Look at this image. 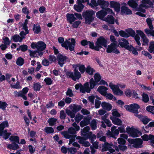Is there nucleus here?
Returning <instances> with one entry per match:
<instances>
[{"label":"nucleus","instance_id":"nucleus-1","mask_svg":"<svg viewBox=\"0 0 154 154\" xmlns=\"http://www.w3.org/2000/svg\"><path fill=\"white\" fill-rule=\"evenodd\" d=\"M95 12L92 10H86L82 13V16L85 19V23L90 24L94 20Z\"/></svg>","mask_w":154,"mask_h":154},{"label":"nucleus","instance_id":"nucleus-2","mask_svg":"<svg viewBox=\"0 0 154 154\" xmlns=\"http://www.w3.org/2000/svg\"><path fill=\"white\" fill-rule=\"evenodd\" d=\"M9 139L13 143L12 144H8L7 146V148L10 149L15 150L19 148V145L17 144L19 143L20 138L18 136H11Z\"/></svg>","mask_w":154,"mask_h":154},{"label":"nucleus","instance_id":"nucleus-3","mask_svg":"<svg viewBox=\"0 0 154 154\" xmlns=\"http://www.w3.org/2000/svg\"><path fill=\"white\" fill-rule=\"evenodd\" d=\"M109 86L112 90L113 94L116 95L121 96L123 95V92L120 89L119 87L121 88H125L126 85L123 84H119V86L113 84L112 83H109Z\"/></svg>","mask_w":154,"mask_h":154},{"label":"nucleus","instance_id":"nucleus-4","mask_svg":"<svg viewBox=\"0 0 154 154\" xmlns=\"http://www.w3.org/2000/svg\"><path fill=\"white\" fill-rule=\"evenodd\" d=\"M124 107L129 112L137 114L139 112L138 109H140V106L137 103H133L130 105H125Z\"/></svg>","mask_w":154,"mask_h":154},{"label":"nucleus","instance_id":"nucleus-5","mask_svg":"<svg viewBox=\"0 0 154 154\" xmlns=\"http://www.w3.org/2000/svg\"><path fill=\"white\" fill-rule=\"evenodd\" d=\"M126 132L133 137H137L142 135L141 132L137 129L127 127L126 128Z\"/></svg>","mask_w":154,"mask_h":154},{"label":"nucleus","instance_id":"nucleus-6","mask_svg":"<svg viewBox=\"0 0 154 154\" xmlns=\"http://www.w3.org/2000/svg\"><path fill=\"white\" fill-rule=\"evenodd\" d=\"M66 75L74 81H76V80L79 79L81 76V73L76 68L74 70V73L70 71H67L66 72Z\"/></svg>","mask_w":154,"mask_h":154},{"label":"nucleus","instance_id":"nucleus-7","mask_svg":"<svg viewBox=\"0 0 154 154\" xmlns=\"http://www.w3.org/2000/svg\"><path fill=\"white\" fill-rule=\"evenodd\" d=\"M146 22L150 29H145V33L148 35H150V36L154 37V30H153L154 27L151 19L149 18H148L146 19Z\"/></svg>","mask_w":154,"mask_h":154},{"label":"nucleus","instance_id":"nucleus-8","mask_svg":"<svg viewBox=\"0 0 154 154\" xmlns=\"http://www.w3.org/2000/svg\"><path fill=\"white\" fill-rule=\"evenodd\" d=\"M106 51L108 53L112 52L116 54L120 53V51L117 49L116 43H111L110 45H108Z\"/></svg>","mask_w":154,"mask_h":154},{"label":"nucleus","instance_id":"nucleus-9","mask_svg":"<svg viewBox=\"0 0 154 154\" xmlns=\"http://www.w3.org/2000/svg\"><path fill=\"white\" fill-rule=\"evenodd\" d=\"M128 141L130 143L133 144L134 148H141L143 146V140L140 138L133 139L131 140H128Z\"/></svg>","mask_w":154,"mask_h":154},{"label":"nucleus","instance_id":"nucleus-10","mask_svg":"<svg viewBox=\"0 0 154 154\" xmlns=\"http://www.w3.org/2000/svg\"><path fill=\"white\" fill-rule=\"evenodd\" d=\"M107 43V40L103 36H100L97 38L96 44L97 46V47H98L99 49V51L100 49L103 48V46L106 47Z\"/></svg>","mask_w":154,"mask_h":154},{"label":"nucleus","instance_id":"nucleus-11","mask_svg":"<svg viewBox=\"0 0 154 154\" xmlns=\"http://www.w3.org/2000/svg\"><path fill=\"white\" fill-rule=\"evenodd\" d=\"M122 5L120 10V14L121 15H129L132 14V11L127 7V5L125 3H122Z\"/></svg>","mask_w":154,"mask_h":154},{"label":"nucleus","instance_id":"nucleus-12","mask_svg":"<svg viewBox=\"0 0 154 154\" xmlns=\"http://www.w3.org/2000/svg\"><path fill=\"white\" fill-rule=\"evenodd\" d=\"M141 2L142 4L140 5V7H137L136 8V11L145 13L146 12V10L142 8L146 7V4L151 5L152 3L150 0H142Z\"/></svg>","mask_w":154,"mask_h":154},{"label":"nucleus","instance_id":"nucleus-13","mask_svg":"<svg viewBox=\"0 0 154 154\" xmlns=\"http://www.w3.org/2000/svg\"><path fill=\"white\" fill-rule=\"evenodd\" d=\"M9 124L7 121H5L0 124V136H2L3 134L9 133L7 132V130H4L5 128L8 127Z\"/></svg>","mask_w":154,"mask_h":154},{"label":"nucleus","instance_id":"nucleus-14","mask_svg":"<svg viewBox=\"0 0 154 154\" xmlns=\"http://www.w3.org/2000/svg\"><path fill=\"white\" fill-rule=\"evenodd\" d=\"M105 3H107L106 1L104 0H97V2L96 0H91V3L89 2L88 5L92 7L99 5L101 8V7L105 4Z\"/></svg>","mask_w":154,"mask_h":154},{"label":"nucleus","instance_id":"nucleus-15","mask_svg":"<svg viewBox=\"0 0 154 154\" xmlns=\"http://www.w3.org/2000/svg\"><path fill=\"white\" fill-rule=\"evenodd\" d=\"M58 63L61 67L63 66V64L66 62L67 60H69V58L66 56H63L62 54H59L57 56V57Z\"/></svg>","mask_w":154,"mask_h":154},{"label":"nucleus","instance_id":"nucleus-16","mask_svg":"<svg viewBox=\"0 0 154 154\" xmlns=\"http://www.w3.org/2000/svg\"><path fill=\"white\" fill-rule=\"evenodd\" d=\"M110 8H113L115 11L117 13L119 12L121 7L120 4L119 2L111 1L110 2Z\"/></svg>","mask_w":154,"mask_h":154},{"label":"nucleus","instance_id":"nucleus-17","mask_svg":"<svg viewBox=\"0 0 154 154\" xmlns=\"http://www.w3.org/2000/svg\"><path fill=\"white\" fill-rule=\"evenodd\" d=\"M136 32L140 36L143 40V43H142V45L143 46L148 45L149 39L147 38L143 32L141 30H136Z\"/></svg>","mask_w":154,"mask_h":154},{"label":"nucleus","instance_id":"nucleus-18","mask_svg":"<svg viewBox=\"0 0 154 154\" xmlns=\"http://www.w3.org/2000/svg\"><path fill=\"white\" fill-rule=\"evenodd\" d=\"M77 5L74 6V9L78 12H81L85 7V6L81 2V0H77Z\"/></svg>","mask_w":154,"mask_h":154},{"label":"nucleus","instance_id":"nucleus-19","mask_svg":"<svg viewBox=\"0 0 154 154\" xmlns=\"http://www.w3.org/2000/svg\"><path fill=\"white\" fill-rule=\"evenodd\" d=\"M91 91L90 87L89 86V83L88 82H85L83 85H82L81 88H80V92L85 93L86 92L87 93H90Z\"/></svg>","mask_w":154,"mask_h":154},{"label":"nucleus","instance_id":"nucleus-20","mask_svg":"<svg viewBox=\"0 0 154 154\" xmlns=\"http://www.w3.org/2000/svg\"><path fill=\"white\" fill-rule=\"evenodd\" d=\"M91 117L87 116L85 117L83 120L80 123V125L81 127H83L87 125L90 123V120Z\"/></svg>","mask_w":154,"mask_h":154},{"label":"nucleus","instance_id":"nucleus-21","mask_svg":"<svg viewBox=\"0 0 154 154\" xmlns=\"http://www.w3.org/2000/svg\"><path fill=\"white\" fill-rule=\"evenodd\" d=\"M135 116L138 118L144 125L147 124L150 121L149 119L146 116H143L141 114H136Z\"/></svg>","mask_w":154,"mask_h":154},{"label":"nucleus","instance_id":"nucleus-22","mask_svg":"<svg viewBox=\"0 0 154 154\" xmlns=\"http://www.w3.org/2000/svg\"><path fill=\"white\" fill-rule=\"evenodd\" d=\"M106 2L107 3H105L106 4H104L103 6H102L101 8L102 9H104V11L106 13V15L107 14H114V13L111 9L109 8H107L109 5V3L108 1H106Z\"/></svg>","mask_w":154,"mask_h":154},{"label":"nucleus","instance_id":"nucleus-23","mask_svg":"<svg viewBox=\"0 0 154 154\" xmlns=\"http://www.w3.org/2000/svg\"><path fill=\"white\" fill-rule=\"evenodd\" d=\"M66 17L67 21L70 24H72L74 21L76 20V18L75 17L74 14H67Z\"/></svg>","mask_w":154,"mask_h":154},{"label":"nucleus","instance_id":"nucleus-24","mask_svg":"<svg viewBox=\"0 0 154 154\" xmlns=\"http://www.w3.org/2000/svg\"><path fill=\"white\" fill-rule=\"evenodd\" d=\"M119 133V130L118 129H116L112 131H110L109 130L106 133V135L108 136L116 139V136H117Z\"/></svg>","mask_w":154,"mask_h":154},{"label":"nucleus","instance_id":"nucleus-25","mask_svg":"<svg viewBox=\"0 0 154 154\" xmlns=\"http://www.w3.org/2000/svg\"><path fill=\"white\" fill-rule=\"evenodd\" d=\"M106 15V13L104 11V9H102L100 11H98L96 14V16L97 18L100 19L102 20Z\"/></svg>","mask_w":154,"mask_h":154},{"label":"nucleus","instance_id":"nucleus-26","mask_svg":"<svg viewBox=\"0 0 154 154\" xmlns=\"http://www.w3.org/2000/svg\"><path fill=\"white\" fill-rule=\"evenodd\" d=\"M110 119L112 121L113 123L115 125H121L122 124V121L118 118L111 116Z\"/></svg>","mask_w":154,"mask_h":154},{"label":"nucleus","instance_id":"nucleus-27","mask_svg":"<svg viewBox=\"0 0 154 154\" xmlns=\"http://www.w3.org/2000/svg\"><path fill=\"white\" fill-rule=\"evenodd\" d=\"M69 106L70 109H72V111L75 114L77 112L79 111L81 109V107L80 105L74 104H71Z\"/></svg>","mask_w":154,"mask_h":154},{"label":"nucleus","instance_id":"nucleus-28","mask_svg":"<svg viewBox=\"0 0 154 154\" xmlns=\"http://www.w3.org/2000/svg\"><path fill=\"white\" fill-rule=\"evenodd\" d=\"M46 45L43 42L39 41L38 42L37 49L38 50L43 51L46 48Z\"/></svg>","mask_w":154,"mask_h":154},{"label":"nucleus","instance_id":"nucleus-29","mask_svg":"<svg viewBox=\"0 0 154 154\" xmlns=\"http://www.w3.org/2000/svg\"><path fill=\"white\" fill-rule=\"evenodd\" d=\"M108 89L106 87L103 86H100L97 88V91L102 95H105V94L106 93V91Z\"/></svg>","mask_w":154,"mask_h":154},{"label":"nucleus","instance_id":"nucleus-30","mask_svg":"<svg viewBox=\"0 0 154 154\" xmlns=\"http://www.w3.org/2000/svg\"><path fill=\"white\" fill-rule=\"evenodd\" d=\"M101 105L104 109L108 111L110 110L112 108V106L111 104L105 102H102Z\"/></svg>","mask_w":154,"mask_h":154},{"label":"nucleus","instance_id":"nucleus-31","mask_svg":"<svg viewBox=\"0 0 154 154\" xmlns=\"http://www.w3.org/2000/svg\"><path fill=\"white\" fill-rule=\"evenodd\" d=\"M104 20L109 24H113L115 23V18L111 15H108Z\"/></svg>","mask_w":154,"mask_h":154},{"label":"nucleus","instance_id":"nucleus-32","mask_svg":"<svg viewBox=\"0 0 154 154\" xmlns=\"http://www.w3.org/2000/svg\"><path fill=\"white\" fill-rule=\"evenodd\" d=\"M32 30L35 34H38L41 31L42 29L39 24H34L33 26Z\"/></svg>","mask_w":154,"mask_h":154},{"label":"nucleus","instance_id":"nucleus-33","mask_svg":"<svg viewBox=\"0 0 154 154\" xmlns=\"http://www.w3.org/2000/svg\"><path fill=\"white\" fill-rule=\"evenodd\" d=\"M127 4L132 8L136 9L137 7L138 4L134 0H130L127 2Z\"/></svg>","mask_w":154,"mask_h":154},{"label":"nucleus","instance_id":"nucleus-34","mask_svg":"<svg viewBox=\"0 0 154 154\" xmlns=\"http://www.w3.org/2000/svg\"><path fill=\"white\" fill-rule=\"evenodd\" d=\"M121 40L123 42H120L119 45L121 48H125L127 45H129V42L127 40L124 38H122Z\"/></svg>","mask_w":154,"mask_h":154},{"label":"nucleus","instance_id":"nucleus-35","mask_svg":"<svg viewBox=\"0 0 154 154\" xmlns=\"http://www.w3.org/2000/svg\"><path fill=\"white\" fill-rule=\"evenodd\" d=\"M86 72L91 75L94 74V73L95 72V70L89 66H87L86 69Z\"/></svg>","mask_w":154,"mask_h":154},{"label":"nucleus","instance_id":"nucleus-36","mask_svg":"<svg viewBox=\"0 0 154 154\" xmlns=\"http://www.w3.org/2000/svg\"><path fill=\"white\" fill-rule=\"evenodd\" d=\"M89 85L91 91L96 85H98V83L96 82L94 79L92 78L89 80Z\"/></svg>","mask_w":154,"mask_h":154},{"label":"nucleus","instance_id":"nucleus-37","mask_svg":"<svg viewBox=\"0 0 154 154\" xmlns=\"http://www.w3.org/2000/svg\"><path fill=\"white\" fill-rule=\"evenodd\" d=\"M89 48L92 50H94L95 51H99V49L96 44V42L95 43V46L94 45V43L93 42H91L89 41L88 44Z\"/></svg>","mask_w":154,"mask_h":154},{"label":"nucleus","instance_id":"nucleus-38","mask_svg":"<svg viewBox=\"0 0 154 154\" xmlns=\"http://www.w3.org/2000/svg\"><path fill=\"white\" fill-rule=\"evenodd\" d=\"M110 146H111L110 144L107 142H105L102 145L101 152H104L108 151Z\"/></svg>","mask_w":154,"mask_h":154},{"label":"nucleus","instance_id":"nucleus-39","mask_svg":"<svg viewBox=\"0 0 154 154\" xmlns=\"http://www.w3.org/2000/svg\"><path fill=\"white\" fill-rule=\"evenodd\" d=\"M71 42H70L69 45V50L71 51H72L74 50L75 46V39L73 38L71 39Z\"/></svg>","mask_w":154,"mask_h":154},{"label":"nucleus","instance_id":"nucleus-40","mask_svg":"<svg viewBox=\"0 0 154 154\" xmlns=\"http://www.w3.org/2000/svg\"><path fill=\"white\" fill-rule=\"evenodd\" d=\"M148 50L150 53L154 54V41H151L150 42Z\"/></svg>","mask_w":154,"mask_h":154},{"label":"nucleus","instance_id":"nucleus-41","mask_svg":"<svg viewBox=\"0 0 154 154\" xmlns=\"http://www.w3.org/2000/svg\"><path fill=\"white\" fill-rule=\"evenodd\" d=\"M125 31L127 32V34L129 35V37L130 36L133 37H134L135 35V32L131 28H128L126 29Z\"/></svg>","mask_w":154,"mask_h":154},{"label":"nucleus","instance_id":"nucleus-42","mask_svg":"<svg viewBox=\"0 0 154 154\" xmlns=\"http://www.w3.org/2000/svg\"><path fill=\"white\" fill-rule=\"evenodd\" d=\"M153 135L151 134H149V135L146 134H144L141 136V138L142 140L144 141H148L149 140H151L152 139V137Z\"/></svg>","mask_w":154,"mask_h":154},{"label":"nucleus","instance_id":"nucleus-43","mask_svg":"<svg viewBox=\"0 0 154 154\" xmlns=\"http://www.w3.org/2000/svg\"><path fill=\"white\" fill-rule=\"evenodd\" d=\"M90 125L91 127V129L92 130H96L97 128V122L95 119H93L91 123L90 122Z\"/></svg>","mask_w":154,"mask_h":154},{"label":"nucleus","instance_id":"nucleus-44","mask_svg":"<svg viewBox=\"0 0 154 154\" xmlns=\"http://www.w3.org/2000/svg\"><path fill=\"white\" fill-rule=\"evenodd\" d=\"M70 42L67 39H66L65 42H64L61 44V46L65 48V49L68 50L69 49Z\"/></svg>","mask_w":154,"mask_h":154},{"label":"nucleus","instance_id":"nucleus-45","mask_svg":"<svg viewBox=\"0 0 154 154\" xmlns=\"http://www.w3.org/2000/svg\"><path fill=\"white\" fill-rule=\"evenodd\" d=\"M24 63V60L21 57H18L16 61V64L19 66H22Z\"/></svg>","mask_w":154,"mask_h":154},{"label":"nucleus","instance_id":"nucleus-46","mask_svg":"<svg viewBox=\"0 0 154 154\" xmlns=\"http://www.w3.org/2000/svg\"><path fill=\"white\" fill-rule=\"evenodd\" d=\"M44 131L47 134L53 133L54 130L52 127H47L44 129Z\"/></svg>","mask_w":154,"mask_h":154},{"label":"nucleus","instance_id":"nucleus-47","mask_svg":"<svg viewBox=\"0 0 154 154\" xmlns=\"http://www.w3.org/2000/svg\"><path fill=\"white\" fill-rule=\"evenodd\" d=\"M142 100L145 103L148 102L149 100V98L148 95L145 93H143L142 95Z\"/></svg>","mask_w":154,"mask_h":154},{"label":"nucleus","instance_id":"nucleus-48","mask_svg":"<svg viewBox=\"0 0 154 154\" xmlns=\"http://www.w3.org/2000/svg\"><path fill=\"white\" fill-rule=\"evenodd\" d=\"M77 66L79 67V69L82 74L84 73L86 71V68L84 65L78 64Z\"/></svg>","mask_w":154,"mask_h":154},{"label":"nucleus","instance_id":"nucleus-49","mask_svg":"<svg viewBox=\"0 0 154 154\" xmlns=\"http://www.w3.org/2000/svg\"><path fill=\"white\" fill-rule=\"evenodd\" d=\"M42 88V86L40 83H36L33 84V89L35 91H39L40 88Z\"/></svg>","mask_w":154,"mask_h":154},{"label":"nucleus","instance_id":"nucleus-50","mask_svg":"<svg viewBox=\"0 0 154 154\" xmlns=\"http://www.w3.org/2000/svg\"><path fill=\"white\" fill-rule=\"evenodd\" d=\"M68 132L67 131H63L61 132V134L63 135L64 137L67 139H69L72 136L70 135H69Z\"/></svg>","mask_w":154,"mask_h":154},{"label":"nucleus","instance_id":"nucleus-51","mask_svg":"<svg viewBox=\"0 0 154 154\" xmlns=\"http://www.w3.org/2000/svg\"><path fill=\"white\" fill-rule=\"evenodd\" d=\"M94 78L95 80H94L96 82L98 83V82H100L101 80V77L99 73H96L94 74Z\"/></svg>","mask_w":154,"mask_h":154},{"label":"nucleus","instance_id":"nucleus-52","mask_svg":"<svg viewBox=\"0 0 154 154\" xmlns=\"http://www.w3.org/2000/svg\"><path fill=\"white\" fill-rule=\"evenodd\" d=\"M11 39H12L14 42H20V36L18 34H15L11 37Z\"/></svg>","mask_w":154,"mask_h":154},{"label":"nucleus","instance_id":"nucleus-53","mask_svg":"<svg viewBox=\"0 0 154 154\" xmlns=\"http://www.w3.org/2000/svg\"><path fill=\"white\" fill-rule=\"evenodd\" d=\"M57 120V119L52 118L49 119L48 122L50 125L52 126L54 125Z\"/></svg>","mask_w":154,"mask_h":154},{"label":"nucleus","instance_id":"nucleus-54","mask_svg":"<svg viewBox=\"0 0 154 154\" xmlns=\"http://www.w3.org/2000/svg\"><path fill=\"white\" fill-rule=\"evenodd\" d=\"M26 32H24V31H21L20 33V42H22L23 40L25 38V36L26 34Z\"/></svg>","mask_w":154,"mask_h":154},{"label":"nucleus","instance_id":"nucleus-55","mask_svg":"<svg viewBox=\"0 0 154 154\" xmlns=\"http://www.w3.org/2000/svg\"><path fill=\"white\" fill-rule=\"evenodd\" d=\"M90 128L89 126H87L85 127L83 129H81V133L82 135L84 134H86L87 132H89V131L90 130Z\"/></svg>","mask_w":154,"mask_h":154},{"label":"nucleus","instance_id":"nucleus-56","mask_svg":"<svg viewBox=\"0 0 154 154\" xmlns=\"http://www.w3.org/2000/svg\"><path fill=\"white\" fill-rule=\"evenodd\" d=\"M46 84L47 85H50L53 83V81L49 77L46 78L44 80Z\"/></svg>","mask_w":154,"mask_h":154},{"label":"nucleus","instance_id":"nucleus-57","mask_svg":"<svg viewBox=\"0 0 154 154\" xmlns=\"http://www.w3.org/2000/svg\"><path fill=\"white\" fill-rule=\"evenodd\" d=\"M48 60L50 63L51 64L56 61V58L55 56L50 55L49 56Z\"/></svg>","mask_w":154,"mask_h":154},{"label":"nucleus","instance_id":"nucleus-58","mask_svg":"<svg viewBox=\"0 0 154 154\" xmlns=\"http://www.w3.org/2000/svg\"><path fill=\"white\" fill-rule=\"evenodd\" d=\"M8 105L6 102L0 101V108L3 110H5Z\"/></svg>","mask_w":154,"mask_h":154},{"label":"nucleus","instance_id":"nucleus-59","mask_svg":"<svg viewBox=\"0 0 154 154\" xmlns=\"http://www.w3.org/2000/svg\"><path fill=\"white\" fill-rule=\"evenodd\" d=\"M119 34L120 36L121 37L124 38H128L129 37V35L125 31L123 30H120L119 32Z\"/></svg>","mask_w":154,"mask_h":154},{"label":"nucleus","instance_id":"nucleus-60","mask_svg":"<svg viewBox=\"0 0 154 154\" xmlns=\"http://www.w3.org/2000/svg\"><path fill=\"white\" fill-rule=\"evenodd\" d=\"M66 113L69 116H70L71 118H73L75 116V114L73 111L69 109H67L66 111Z\"/></svg>","mask_w":154,"mask_h":154},{"label":"nucleus","instance_id":"nucleus-61","mask_svg":"<svg viewBox=\"0 0 154 154\" xmlns=\"http://www.w3.org/2000/svg\"><path fill=\"white\" fill-rule=\"evenodd\" d=\"M3 43H4V44L8 46L10 45V44L11 42V41H10L9 38L7 37H5V38H3Z\"/></svg>","mask_w":154,"mask_h":154},{"label":"nucleus","instance_id":"nucleus-62","mask_svg":"<svg viewBox=\"0 0 154 154\" xmlns=\"http://www.w3.org/2000/svg\"><path fill=\"white\" fill-rule=\"evenodd\" d=\"M146 110L154 115V106H148L146 107Z\"/></svg>","mask_w":154,"mask_h":154},{"label":"nucleus","instance_id":"nucleus-63","mask_svg":"<svg viewBox=\"0 0 154 154\" xmlns=\"http://www.w3.org/2000/svg\"><path fill=\"white\" fill-rule=\"evenodd\" d=\"M37 51L36 50L33 51H32L30 50L29 55L30 57H38L37 56Z\"/></svg>","mask_w":154,"mask_h":154},{"label":"nucleus","instance_id":"nucleus-64","mask_svg":"<svg viewBox=\"0 0 154 154\" xmlns=\"http://www.w3.org/2000/svg\"><path fill=\"white\" fill-rule=\"evenodd\" d=\"M66 94L67 96L69 97H72L74 95V94L70 88H69L67 89V90L66 92Z\"/></svg>","mask_w":154,"mask_h":154}]
</instances>
